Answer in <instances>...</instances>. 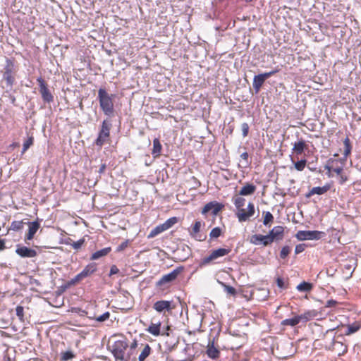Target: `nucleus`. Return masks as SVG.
<instances>
[{
	"label": "nucleus",
	"instance_id": "1",
	"mask_svg": "<svg viewBox=\"0 0 361 361\" xmlns=\"http://www.w3.org/2000/svg\"><path fill=\"white\" fill-rule=\"evenodd\" d=\"M233 202L237 209L236 216L240 222L248 221L255 214V205L252 202L248 203L247 209L243 208L245 199L242 196L239 195L234 196Z\"/></svg>",
	"mask_w": 361,
	"mask_h": 361
},
{
	"label": "nucleus",
	"instance_id": "2",
	"mask_svg": "<svg viewBox=\"0 0 361 361\" xmlns=\"http://www.w3.org/2000/svg\"><path fill=\"white\" fill-rule=\"evenodd\" d=\"M114 97L115 94H109L104 88H100L98 90V99L99 106L104 114L106 116H111L114 114Z\"/></svg>",
	"mask_w": 361,
	"mask_h": 361
},
{
	"label": "nucleus",
	"instance_id": "3",
	"mask_svg": "<svg viewBox=\"0 0 361 361\" xmlns=\"http://www.w3.org/2000/svg\"><path fill=\"white\" fill-rule=\"evenodd\" d=\"M231 252V248H218L211 251L210 254L204 257L200 263V267L219 263L218 259L228 255Z\"/></svg>",
	"mask_w": 361,
	"mask_h": 361
},
{
	"label": "nucleus",
	"instance_id": "4",
	"mask_svg": "<svg viewBox=\"0 0 361 361\" xmlns=\"http://www.w3.org/2000/svg\"><path fill=\"white\" fill-rule=\"evenodd\" d=\"M111 127V123L109 121L104 120L102 121L98 137L94 142V144L97 146L101 148L104 144L109 139Z\"/></svg>",
	"mask_w": 361,
	"mask_h": 361
},
{
	"label": "nucleus",
	"instance_id": "5",
	"mask_svg": "<svg viewBox=\"0 0 361 361\" xmlns=\"http://www.w3.org/2000/svg\"><path fill=\"white\" fill-rule=\"evenodd\" d=\"M97 267L96 263H90L87 264L80 273L78 274L74 278L71 279L68 281V284L70 286H75L79 283L85 278L93 274L97 271Z\"/></svg>",
	"mask_w": 361,
	"mask_h": 361
},
{
	"label": "nucleus",
	"instance_id": "6",
	"mask_svg": "<svg viewBox=\"0 0 361 361\" xmlns=\"http://www.w3.org/2000/svg\"><path fill=\"white\" fill-rule=\"evenodd\" d=\"M128 347L126 339L117 340L111 345V353L116 360H124L125 353Z\"/></svg>",
	"mask_w": 361,
	"mask_h": 361
},
{
	"label": "nucleus",
	"instance_id": "7",
	"mask_svg": "<svg viewBox=\"0 0 361 361\" xmlns=\"http://www.w3.org/2000/svg\"><path fill=\"white\" fill-rule=\"evenodd\" d=\"M15 65L12 59H6V65L4 68L3 78L6 80L7 85L12 87L15 82Z\"/></svg>",
	"mask_w": 361,
	"mask_h": 361
},
{
	"label": "nucleus",
	"instance_id": "8",
	"mask_svg": "<svg viewBox=\"0 0 361 361\" xmlns=\"http://www.w3.org/2000/svg\"><path fill=\"white\" fill-rule=\"evenodd\" d=\"M178 219L177 217L173 216L167 219L164 223L157 226L148 234L147 238H153L161 233L171 228L173 225L178 223Z\"/></svg>",
	"mask_w": 361,
	"mask_h": 361
},
{
	"label": "nucleus",
	"instance_id": "9",
	"mask_svg": "<svg viewBox=\"0 0 361 361\" xmlns=\"http://www.w3.org/2000/svg\"><path fill=\"white\" fill-rule=\"evenodd\" d=\"M37 81L39 87V91L43 101L47 103L52 102L54 101V96L49 90L48 85L46 81L42 77H39L37 79Z\"/></svg>",
	"mask_w": 361,
	"mask_h": 361
},
{
	"label": "nucleus",
	"instance_id": "10",
	"mask_svg": "<svg viewBox=\"0 0 361 361\" xmlns=\"http://www.w3.org/2000/svg\"><path fill=\"white\" fill-rule=\"evenodd\" d=\"M173 308L174 305L171 300H157L153 304V309L158 313L164 315H165L166 312H171Z\"/></svg>",
	"mask_w": 361,
	"mask_h": 361
},
{
	"label": "nucleus",
	"instance_id": "11",
	"mask_svg": "<svg viewBox=\"0 0 361 361\" xmlns=\"http://www.w3.org/2000/svg\"><path fill=\"white\" fill-rule=\"evenodd\" d=\"M278 72V70H274L269 72H266L264 73L259 74L257 75H255L253 78V88L255 91V93H258L260 90L262 85L264 84V81L270 78L271 75H274Z\"/></svg>",
	"mask_w": 361,
	"mask_h": 361
},
{
	"label": "nucleus",
	"instance_id": "12",
	"mask_svg": "<svg viewBox=\"0 0 361 361\" xmlns=\"http://www.w3.org/2000/svg\"><path fill=\"white\" fill-rule=\"evenodd\" d=\"M183 270L184 267L183 266L178 267L176 269L173 270L169 274L164 275L157 281V285L159 286H161L175 281L177 279L178 276L183 271Z\"/></svg>",
	"mask_w": 361,
	"mask_h": 361
},
{
	"label": "nucleus",
	"instance_id": "13",
	"mask_svg": "<svg viewBox=\"0 0 361 361\" xmlns=\"http://www.w3.org/2000/svg\"><path fill=\"white\" fill-rule=\"evenodd\" d=\"M344 167V162L338 159H329L326 165L324 166V169L327 171H332L336 174H340L343 172Z\"/></svg>",
	"mask_w": 361,
	"mask_h": 361
},
{
	"label": "nucleus",
	"instance_id": "14",
	"mask_svg": "<svg viewBox=\"0 0 361 361\" xmlns=\"http://www.w3.org/2000/svg\"><path fill=\"white\" fill-rule=\"evenodd\" d=\"M322 233L318 231H299L295 237L299 240H319L322 237Z\"/></svg>",
	"mask_w": 361,
	"mask_h": 361
},
{
	"label": "nucleus",
	"instance_id": "15",
	"mask_svg": "<svg viewBox=\"0 0 361 361\" xmlns=\"http://www.w3.org/2000/svg\"><path fill=\"white\" fill-rule=\"evenodd\" d=\"M249 240L251 244L255 245H262L263 246H267L271 244L269 235L254 234L250 236Z\"/></svg>",
	"mask_w": 361,
	"mask_h": 361
},
{
	"label": "nucleus",
	"instance_id": "16",
	"mask_svg": "<svg viewBox=\"0 0 361 361\" xmlns=\"http://www.w3.org/2000/svg\"><path fill=\"white\" fill-rule=\"evenodd\" d=\"M16 252L18 255L23 258H32L35 257L37 255V251L34 249L20 245H17Z\"/></svg>",
	"mask_w": 361,
	"mask_h": 361
},
{
	"label": "nucleus",
	"instance_id": "17",
	"mask_svg": "<svg viewBox=\"0 0 361 361\" xmlns=\"http://www.w3.org/2000/svg\"><path fill=\"white\" fill-rule=\"evenodd\" d=\"M329 349L338 356H342L348 352V345L341 341L333 340L331 347Z\"/></svg>",
	"mask_w": 361,
	"mask_h": 361
},
{
	"label": "nucleus",
	"instance_id": "18",
	"mask_svg": "<svg viewBox=\"0 0 361 361\" xmlns=\"http://www.w3.org/2000/svg\"><path fill=\"white\" fill-rule=\"evenodd\" d=\"M201 226V222L200 221H197L190 231V235L198 241H203L206 238V235L204 234L200 233Z\"/></svg>",
	"mask_w": 361,
	"mask_h": 361
},
{
	"label": "nucleus",
	"instance_id": "19",
	"mask_svg": "<svg viewBox=\"0 0 361 361\" xmlns=\"http://www.w3.org/2000/svg\"><path fill=\"white\" fill-rule=\"evenodd\" d=\"M269 236L271 240V243L274 240H282L284 235V227L281 226H274L269 233Z\"/></svg>",
	"mask_w": 361,
	"mask_h": 361
},
{
	"label": "nucleus",
	"instance_id": "20",
	"mask_svg": "<svg viewBox=\"0 0 361 361\" xmlns=\"http://www.w3.org/2000/svg\"><path fill=\"white\" fill-rule=\"evenodd\" d=\"M40 224L37 221L28 223V231L25 234V240H31L33 239L35 233L39 230Z\"/></svg>",
	"mask_w": 361,
	"mask_h": 361
},
{
	"label": "nucleus",
	"instance_id": "21",
	"mask_svg": "<svg viewBox=\"0 0 361 361\" xmlns=\"http://www.w3.org/2000/svg\"><path fill=\"white\" fill-rule=\"evenodd\" d=\"M221 209V205L215 202H210L204 205L202 210V213L205 214L210 211H212L213 214H216Z\"/></svg>",
	"mask_w": 361,
	"mask_h": 361
},
{
	"label": "nucleus",
	"instance_id": "22",
	"mask_svg": "<svg viewBox=\"0 0 361 361\" xmlns=\"http://www.w3.org/2000/svg\"><path fill=\"white\" fill-rule=\"evenodd\" d=\"M257 187L253 183H245L239 191V195L247 196L253 195L256 191Z\"/></svg>",
	"mask_w": 361,
	"mask_h": 361
},
{
	"label": "nucleus",
	"instance_id": "23",
	"mask_svg": "<svg viewBox=\"0 0 361 361\" xmlns=\"http://www.w3.org/2000/svg\"><path fill=\"white\" fill-rule=\"evenodd\" d=\"M331 188V185L327 183L322 187H314L312 188L307 194L306 197H310L311 196L317 195H323L329 191Z\"/></svg>",
	"mask_w": 361,
	"mask_h": 361
},
{
	"label": "nucleus",
	"instance_id": "24",
	"mask_svg": "<svg viewBox=\"0 0 361 361\" xmlns=\"http://www.w3.org/2000/svg\"><path fill=\"white\" fill-rule=\"evenodd\" d=\"M307 149H308V145L303 139L299 140L293 145V152L295 153L297 155L301 154L302 153H303L305 150Z\"/></svg>",
	"mask_w": 361,
	"mask_h": 361
},
{
	"label": "nucleus",
	"instance_id": "25",
	"mask_svg": "<svg viewBox=\"0 0 361 361\" xmlns=\"http://www.w3.org/2000/svg\"><path fill=\"white\" fill-rule=\"evenodd\" d=\"M206 353L207 356L211 359H217L219 357L221 354L219 349L214 346V342L209 343L207 347Z\"/></svg>",
	"mask_w": 361,
	"mask_h": 361
},
{
	"label": "nucleus",
	"instance_id": "26",
	"mask_svg": "<svg viewBox=\"0 0 361 361\" xmlns=\"http://www.w3.org/2000/svg\"><path fill=\"white\" fill-rule=\"evenodd\" d=\"M161 322H157L156 323L151 322L147 331L154 336H159L161 334Z\"/></svg>",
	"mask_w": 361,
	"mask_h": 361
},
{
	"label": "nucleus",
	"instance_id": "27",
	"mask_svg": "<svg viewBox=\"0 0 361 361\" xmlns=\"http://www.w3.org/2000/svg\"><path fill=\"white\" fill-rule=\"evenodd\" d=\"M318 312L315 310H307L303 314L298 315L300 319V322H307L310 321L317 317Z\"/></svg>",
	"mask_w": 361,
	"mask_h": 361
},
{
	"label": "nucleus",
	"instance_id": "28",
	"mask_svg": "<svg viewBox=\"0 0 361 361\" xmlns=\"http://www.w3.org/2000/svg\"><path fill=\"white\" fill-rule=\"evenodd\" d=\"M141 352L139 355L138 360L139 361H145L146 358L151 354L152 348L147 343L141 344Z\"/></svg>",
	"mask_w": 361,
	"mask_h": 361
},
{
	"label": "nucleus",
	"instance_id": "29",
	"mask_svg": "<svg viewBox=\"0 0 361 361\" xmlns=\"http://www.w3.org/2000/svg\"><path fill=\"white\" fill-rule=\"evenodd\" d=\"M162 149L161 144L159 138H154L153 140V148L152 150V154L154 158L159 157Z\"/></svg>",
	"mask_w": 361,
	"mask_h": 361
},
{
	"label": "nucleus",
	"instance_id": "30",
	"mask_svg": "<svg viewBox=\"0 0 361 361\" xmlns=\"http://www.w3.org/2000/svg\"><path fill=\"white\" fill-rule=\"evenodd\" d=\"M185 183L190 190H197L201 186V182L195 176H190L188 179L185 180Z\"/></svg>",
	"mask_w": 361,
	"mask_h": 361
},
{
	"label": "nucleus",
	"instance_id": "31",
	"mask_svg": "<svg viewBox=\"0 0 361 361\" xmlns=\"http://www.w3.org/2000/svg\"><path fill=\"white\" fill-rule=\"evenodd\" d=\"M111 251V247L103 248L94 252L91 256L92 260L98 259L102 257L107 255Z\"/></svg>",
	"mask_w": 361,
	"mask_h": 361
},
{
	"label": "nucleus",
	"instance_id": "32",
	"mask_svg": "<svg viewBox=\"0 0 361 361\" xmlns=\"http://www.w3.org/2000/svg\"><path fill=\"white\" fill-rule=\"evenodd\" d=\"M300 322V319L298 315L295 316L290 319H286L281 322L282 326H295Z\"/></svg>",
	"mask_w": 361,
	"mask_h": 361
},
{
	"label": "nucleus",
	"instance_id": "33",
	"mask_svg": "<svg viewBox=\"0 0 361 361\" xmlns=\"http://www.w3.org/2000/svg\"><path fill=\"white\" fill-rule=\"evenodd\" d=\"M69 241L66 242L67 245H71L75 250H79L85 243V240L84 238L80 239L78 241H73L71 239H68Z\"/></svg>",
	"mask_w": 361,
	"mask_h": 361
},
{
	"label": "nucleus",
	"instance_id": "34",
	"mask_svg": "<svg viewBox=\"0 0 361 361\" xmlns=\"http://www.w3.org/2000/svg\"><path fill=\"white\" fill-rule=\"evenodd\" d=\"M312 288H313L312 284L310 283L306 282V281H303V282L300 283L297 286V289L299 291H302V292H310V290H312Z\"/></svg>",
	"mask_w": 361,
	"mask_h": 361
},
{
	"label": "nucleus",
	"instance_id": "35",
	"mask_svg": "<svg viewBox=\"0 0 361 361\" xmlns=\"http://www.w3.org/2000/svg\"><path fill=\"white\" fill-rule=\"evenodd\" d=\"M75 355L71 350L61 353L60 361H68L73 359Z\"/></svg>",
	"mask_w": 361,
	"mask_h": 361
},
{
	"label": "nucleus",
	"instance_id": "36",
	"mask_svg": "<svg viewBox=\"0 0 361 361\" xmlns=\"http://www.w3.org/2000/svg\"><path fill=\"white\" fill-rule=\"evenodd\" d=\"M344 145V152L343 154L345 157H347L351 152L352 146L350 144V140L349 137H346L343 140Z\"/></svg>",
	"mask_w": 361,
	"mask_h": 361
},
{
	"label": "nucleus",
	"instance_id": "37",
	"mask_svg": "<svg viewBox=\"0 0 361 361\" xmlns=\"http://www.w3.org/2000/svg\"><path fill=\"white\" fill-rule=\"evenodd\" d=\"M263 224L265 226L272 224L274 221V216L270 212H263Z\"/></svg>",
	"mask_w": 361,
	"mask_h": 361
},
{
	"label": "nucleus",
	"instance_id": "38",
	"mask_svg": "<svg viewBox=\"0 0 361 361\" xmlns=\"http://www.w3.org/2000/svg\"><path fill=\"white\" fill-rule=\"evenodd\" d=\"M23 221H13L11 224L10 229L13 231H18L23 228Z\"/></svg>",
	"mask_w": 361,
	"mask_h": 361
},
{
	"label": "nucleus",
	"instance_id": "39",
	"mask_svg": "<svg viewBox=\"0 0 361 361\" xmlns=\"http://www.w3.org/2000/svg\"><path fill=\"white\" fill-rule=\"evenodd\" d=\"M34 142V137L32 135L28 137V138L24 142L23 146L22 153H25L32 145Z\"/></svg>",
	"mask_w": 361,
	"mask_h": 361
},
{
	"label": "nucleus",
	"instance_id": "40",
	"mask_svg": "<svg viewBox=\"0 0 361 361\" xmlns=\"http://www.w3.org/2000/svg\"><path fill=\"white\" fill-rule=\"evenodd\" d=\"M360 328V325L356 323H354L351 325L348 326V329L345 333L346 335L352 334L356 331H357Z\"/></svg>",
	"mask_w": 361,
	"mask_h": 361
},
{
	"label": "nucleus",
	"instance_id": "41",
	"mask_svg": "<svg viewBox=\"0 0 361 361\" xmlns=\"http://www.w3.org/2000/svg\"><path fill=\"white\" fill-rule=\"evenodd\" d=\"M307 161L305 159H302L300 161H298L295 163V168L296 170L299 171H302L304 170L306 166Z\"/></svg>",
	"mask_w": 361,
	"mask_h": 361
},
{
	"label": "nucleus",
	"instance_id": "42",
	"mask_svg": "<svg viewBox=\"0 0 361 361\" xmlns=\"http://www.w3.org/2000/svg\"><path fill=\"white\" fill-rule=\"evenodd\" d=\"M221 234V229L219 227H215L211 231L209 235L212 238H216L219 237Z\"/></svg>",
	"mask_w": 361,
	"mask_h": 361
},
{
	"label": "nucleus",
	"instance_id": "43",
	"mask_svg": "<svg viewBox=\"0 0 361 361\" xmlns=\"http://www.w3.org/2000/svg\"><path fill=\"white\" fill-rule=\"evenodd\" d=\"M290 247L289 246H283L280 252V257L285 259L290 252Z\"/></svg>",
	"mask_w": 361,
	"mask_h": 361
},
{
	"label": "nucleus",
	"instance_id": "44",
	"mask_svg": "<svg viewBox=\"0 0 361 361\" xmlns=\"http://www.w3.org/2000/svg\"><path fill=\"white\" fill-rule=\"evenodd\" d=\"M16 312L18 317L22 321L24 317V308L23 307L18 305L16 308Z\"/></svg>",
	"mask_w": 361,
	"mask_h": 361
},
{
	"label": "nucleus",
	"instance_id": "45",
	"mask_svg": "<svg viewBox=\"0 0 361 361\" xmlns=\"http://www.w3.org/2000/svg\"><path fill=\"white\" fill-rule=\"evenodd\" d=\"M249 125L247 123H243L241 124L242 133L244 137L247 136L249 133Z\"/></svg>",
	"mask_w": 361,
	"mask_h": 361
},
{
	"label": "nucleus",
	"instance_id": "46",
	"mask_svg": "<svg viewBox=\"0 0 361 361\" xmlns=\"http://www.w3.org/2000/svg\"><path fill=\"white\" fill-rule=\"evenodd\" d=\"M109 317H110V313L109 312H106L103 314L96 317L95 319L97 322H104V321L107 320L109 318Z\"/></svg>",
	"mask_w": 361,
	"mask_h": 361
},
{
	"label": "nucleus",
	"instance_id": "47",
	"mask_svg": "<svg viewBox=\"0 0 361 361\" xmlns=\"http://www.w3.org/2000/svg\"><path fill=\"white\" fill-rule=\"evenodd\" d=\"M225 291L230 295H235L236 294V290L230 286H225Z\"/></svg>",
	"mask_w": 361,
	"mask_h": 361
},
{
	"label": "nucleus",
	"instance_id": "48",
	"mask_svg": "<svg viewBox=\"0 0 361 361\" xmlns=\"http://www.w3.org/2000/svg\"><path fill=\"white\" fill-rule=\"evenodd\" d=\"M305 244H299V245H297L295 246V253L296 255L303 252L305 250Z\"/></svg>",
	"mask_w": 361,
	"mask_h": 361
},
{
	"label": "nucleus",
	"instance_id": "49",
	"mask_svg": "<svg viewBox=\"0 0 361 361\" xmlns=\"http://www.w3.org/2000/svg\"><path fill=\"white\" fill-rule=\"evenodd\" d=\"M276 282L279 288L282 289L286 288L284 281L281 277H277Z\"/></svg>",
	"mask_w": 361,
	"mask_h": 361
},
{
	"label": "nucleus",
	"instance_id": "50",
	"mask_svg": "<svg viewBox=\"0 0 361 361\" xmlns=\"http://www.w3.org/2000/svg\"><path fill=\"white\" fill-rule=\"evenodd\" d=\"M338 302L335 300H329L326 301V303L325 305L326 307H336Z\"/></svg>",
	"mask_w": 361,
	"mask_h": 361
},
{
	"label": "nucleus",
	"instance_id": "51",
	"mask_svg": "<svg viewBox=\"0 0 361 361\" xmlns=\"http://www.w3.org/2000/svg\"><path fill=\"white\" fill-rule=\"evenodd\" d=\"M128 245V241L126 240L123 242L121 245H119L116 249L117 252H121L125 250Z\"/></svg>",
	"mask_w": 361,
	"mask_h": 361
},
{
	"label": "nucleus",
	"instance_id": "52",
	"mask_svg": "<svg viewBox=\"0 0 361 361\" xmlns=\"http://www.w3.org/2000/svg\"><path fill=\"white\" fill-rule=\"evenodd\" d=\"M339 176V183L343 184L348 180V177L346 175L343 174L342 172L340 174H337Z\"/></svg>",
	"mask_w": 361,
	"mask_h": 361
},
{
	"label": "nucleus",
	"instance_id": "53",
	"mask_svg": "<svg viewBox=\"0 0 361 361\" xmlns=\"http://www.w3.org/2000/svg\"><path fill=\"white\" fill-rule=\"evenodd\" d=\"M119 271V269L116 265H112L110 269L109 276H112L114 274H118Z\"/></svg>",
	"mask_w": 361,
	"mask_h": 361
},
{
	"label": "nucleus",
	"instance_id": "54",
	"mask_svg": "<svg viewBox=\"0 0 361 361\" xmlns=\"http://www.w3.org/2000/svg\"><path fill=\"white\" fill-rule=\"evenodd\" d=\"M240 157L242 159H243L245 161V164L247 165L249 162L248 161V157H249L248 153L246 152L242 153L240 155Z\"/></svg>",
	"mask_w": 361,
	"mask_h": 361
},
{
	"label": "nucleus",
	"instance_id": "55",
	"mask_svg": "<svg viewBox=\"0 0 361 361\" xmlns=\"http://www.w3.org/2000/svg\"><path fill=\"white\" fill-rule=\"evenodd\" d=\"M6 248L5 240L0 239V251L4 250Z\"/></svg>",
	"mask_w": 361,
	"mask_h": 361
},
{
	"label": "nucleus",
	"instance_id": "56",
	"mask_svg": "<svg viewBox=\"0 0 361 361\" xmlns=\"http://www.w3.org/2000/svg\"><path fill=\"white\" fill-rule=\"evenodd\" d=\"M137 347V341L135 339L130 344V349H135Z\"/></svg>",
	"mask_w": 361,
	"mask_h": 361
},
{
	"label": "nucleus",
	"instance_id": "57",
	"mask_svg": "<svg viewBox=\"0 0 361 361\" xmlns=\"http://www.w3.org/2000/svg\"><path fill=\"white\" fill-rule=\"evenodd\" d=\"M106 164H102L101 166H100V168H99V173H103L105 170H106Z\"/></svg>",
	"mask_w": 361,
	"mask_h": 361
},
{
	"label": "nucleus",
	"instance_id": "58",
	"mask_svg": "<svg viewBox=\"0 0 361 361\" xmlns=\"http://www.w3.org/2000/svg\"><path fill=\"white\" fill-rule=\"evenodd\" d=\"M326 175L329 178H331L333 176V171H327Z\"/></svg>",
	"mask_w": 361,
	"mask_h": 361
},
{
	"label": "nucleus",
	"instance_id": "59",
	"mask_svg": "<svg viewBox=\"0 0 361 361\" xmlns=\"http://www.w3.org/2000/svg\"><path fill=\"white\" fill-rule=\"evenodd\" d=\"M6 361H11L10 357H7Z\"/></svg>",
	"mask_w": 361,
	"mask_h": 361
},
{
	"label": "nucleus",
	"instance_id": "60",
	"mask_svg": "<svg viewBox=\"0 0 361 361\" xmlns=\"http://www.w3.org/2000/svg\"><path fill=\"white\" fill-rule=\"evenodd\" d=\"M252 1V0H246V1H247V2H250V1Z\"/></svg>",
	"mask_w": 361,
	"mask_h": 361
}]
</instances>
